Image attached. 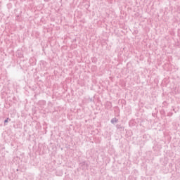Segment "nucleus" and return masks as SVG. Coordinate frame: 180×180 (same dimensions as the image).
I'll return each mask as SVG.
<instances>
[{
  "label": "nucleus",
  "instance_id": "f257e3e1",
  "mask_svg": "<svg viewBox=\"0 0 180 180\" xmlns=\"http://www.w3.org/2000/svg\"><path fill=\"white\" fill-rule=\"evenodd\" d=\"M111 123L112 124H115V123H117V122H119V120H117V118L114 117L111 120Z\"/></svg>",
  "mask_w": 180,
  "mask_h": 180
},
{
  "label": "nucleus",
  "instance_id": "f03ea898",
  "mask_svg": "<svg viewBox=\"0 0 180 180\" xmlns=\"http://www.w3.org/2000/svg\"><path fill=\"white\" fill-rule=\"evenodd\" d=\"M8 120H9V118H7L6 120H4V123H8Z\"/></svg>",
  "mask_w": 180,
  "mask_h": 180
},
{
  "label": "nucleus",
  "instance_id": "7ed1b4c3",
  "mask_svg": "<svg viewBox=\"0 0 180 180\" xmlns=\"http://www.w3.org/2000/svg\"><path fill=\"white\" fill-rule=\"evenodd\" d=\"M82 165H85L86 162H82Z\"/></svg>",
  "mask_w": 180,
  "mask_h": 180
},
{
  "label": "nucleus",
  "instance_id": "20e7f679",
  "mask_svg": "<svg viewBox=\"0 0 180 180\" xmlns=\"http://www.w3.org/2000/svg\"><path fill=\"white\" fill-rule=\"evenodd\" d=\"M45 2H49L50 0H44Z\"/></svg>",
  "mask_w": 180,
  "mask_h": 180
}]
</instances>
